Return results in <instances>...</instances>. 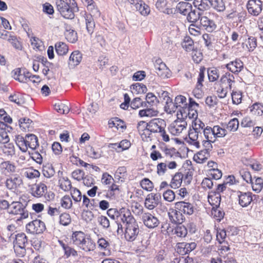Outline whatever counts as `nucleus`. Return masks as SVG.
Listing matches in <instances>:
<instances>
[{
  "label": "nucleus",
  "mask_w": 263,
  "mask_h": 263,
  "mask_svg": "<svg viewBox=\"0 0 263 263\" xmlns=\"http://www.w3.org/2000/svg\"><path fill=\"white\" fill-rule=\"evenodd\" d=\"M47 191V187L43 183H40L35 187V190L33 192L32 195L37 198L44 196Z\"/></svg>",
  "instance_id": "nucleus-53"
},
{
  "label": "nucleus",
  "mask_w": 263,
  "mask_h": 263,
  "mask_svg": "<svg viewBox=\"0 0 263 263\" xmlns=\"http://www.w3.org/2000/svg\"><path fill=\"white\" fill-rule=\"evenodd\" d=\"M55 6L58 11L64 18H74L73 9L76 6V3L73 0H56Z\"/></svg>",
  "instance_id": "nucleus-2"
},
{
  "label": "nucleus",
  "mask_w": 263,
  "mask_h": 263,
  "mask_svg": "<svg viewBox=\"0 0 263 263\" xmlns=\"http://www.w3.org/2000/svg\"><path fill=\"white\" fill-rule=\"evenodd\" d=\"M210 0H194L193 5L200 11H206L210 9Z\"/></svg>",
  "instance_id": "nucleus-37"
},
{
  "label": "nucleus",
  "mask_w": 263,
  "mask_h": 263,
  "mask_svg": "<svg viewBox=\"0 0 263 263\" xmlns=\"http://www.w3.org/2000/svg\"><path fill=\"white\" fill-rule=\"evenodd\" d=\"M247 8L249 14L258 16L262 9V2L260 0H249L247 4Z\"/></svg>",
  "instance_id": "nucleus-12"
},
{
  "label": "nucleus",
  "mask_w": 263,
  "mask_h": 263,
  "mask_svg": "<svg viewBox=\"0 0 263 263\" xmlns=\"http://www.w3.org/2000/svg\"><path fill=\"white\" fill-rule=\"evenodd\" d=\"M175 208L180 211L182 212L184 214L188 215H192L194 212V208L193 205L184 201H179L175 203Z\"/></svg>",
  "instance_id": "nucleus-19"
},
{
  "label": "nucleus",
  "mask_w": 263,
  "mask_h": 263,
  "mask_svg": "<svg viewBox=\"0 0 263 263\" xmlns=\"http://www.w3.org/2000/svg\"><path fill=\"white\" fill-rule=\"evenodd\" d=\"M130 90L134 95H141L146 93L147 89L144 84L136 83L130 86Z\"/></svg>",
  "instance_id": "nucleus-25"
},
{
  "label": "nucleus",
  "mask_w": 263,
  "mask_h": 263,
  "mask_svg": "<svg viewBox=\"0 0 263 263\" xmlns=\"http://www.w3.org/2000/svg\"><path fill=\"white\" fill-rule=\"evenodd\" d=\"M209 157V154L206 151H201L196 153L193 157L194 160L198 163L204 162Z\"/></svg>",
  "instance_id": "nucleus-43"
},
{
  "label": "nucleus",
  "mask_w": 263,
  "mask_h": 263,
  "mask_svg": "<svg viewBox=\"0 0 263 263\" xmlns=\"http://www.w3.org/2000/svg\"><path fill=\"white\" fill-rule=\"evenodd\" d=\"M177 108L178 109L177 113H181L189 107V103L185 97L182 95L176 96L174 99Z\"/></svg>",
  "instance_id": "nucleus-22"
},
{
  "label": "nucleus",
  "mask_w": 263,
  "mask_h": 263,
  "mask_svg": "<svg viewBox=\"0 0 263 263\" xmlns=\"http://www.w3.org/2000/svg\"><path fill=\"white\" fill-rule=\"evenodd\" d=\"M55 110L60 114H66L69 112L70 108L68 104L58 102L54 105Z\"/></svg>",
  "instance_id": "nucleus-58"
},
{
  "label": "nucleus",
  "mask_w": 263,
  "mask_h": 263,
  "mask_svg": "<svg viewBox=\"0 0 263 263\" xmlns=\"http://www.w3.org/2000/svg\"><path fill=\"white\" fill-rule=\"evenodd\" d=\"M141 187L147 192H151L153 191L154 185L153 183L148 178H145L140 182Z\"/></svg>",
  "instance_id": "nucleus-47"
},
{
  "label": "nucleus",
  "mask_w": 263,
  "mask_h": 263,
  "mask_svg": "<svg viewBox=\"0 0 263 263\" xmlns=\"http://www.w3.org/2000/svg\"><path fill=\"white\" fill-rule=\"evenodd\" d=\"M27 146L32 149H35L39 146L37 137L32 134L27 136Z\"/></svg>",
  "instance_id": "nucleus-55"
},
{
  "label": "nucleus",
  "mask_w": 263,
  "mask_h": 263,
  "mask_svg": "<svg viewBox=\"0 0 263 263\" xmlns=\"http://www.w3.org/2000/svg\"><path fill=\"white\" fill-rule=\"evenodd\" d=\"M45 228V223L39 219L32 221L26 226L27 232L32 234H41L44 231Z\"/></svg>",
  "instance_id": "nucleus-8"
},
{
  "label": "nucleus",
  "mask_w": 263,
  "mask_h": 263,
  "mask_svg": "<svg viewBox=\"0 0 263 263\" xmlns=\"http://www.w3.org/2000/svg\"><path fill=\"white\" fill-rule=\"evenodd\" d=\"M147 248V243L145 241H137L136 243L135 251L137 255L143 256V254L146 252Z\"/></svg>",
  "instance_id": "nucleus-48"
},
{
  "label": "nucleus",
  "mask_w": 263,
  "mask_h": 263,
  "mask_svg": "<svg viewBox=\"0 0 263 263\" xmlns=\"http://www.w3.org/2000/svg\"><path fill=\"white\" fill-rule=\"evenodd\" d=\"M156 73L159 77L165 79L172 76V72L166 64L160 60H157L155 65Z\"/></svg>",
  "instance_id": "nucleus-14"
},
{
  "label": "nucleus",
  "mask_w": 263,
  "mask_h": 263,
  "mask_svg": "<svg viewBox=\"0 0 263 263\" xmlns=\"http://www.w3.org/2000/svg\"><path fill=\"white\" fill-rule=\"evenodd\" d=\"M27 238L24 233H19L16 235L15 239L14 242V246H22V247H26L27 243Z\"/></svg>",
  "instance_id": "nucleus-57"
},
{
  "label": "nucleus",
  "mask_w": 263,
  "mask_h": 263,
  "mask_svg": "<svg viewBox=\"0 0 263 263\" xmlns=\"http://www.w3.org/2000/svg\"><path fill=\"white\" fill-rule=\"evenodd\" d=\"M157 9L164 13L170 14L173 13L172 9L167 8V3L166 0H157L156 3Z\"/></svg>",
  "instance_id": "nucleus-39"
},
{
  "label": "nucleus",
  "mask_w": 263,
  "mask_h": 263,
  "mask_svg": "<svg viewBox=\"0 0 263 263\" xmlns=\"http://www.w3.org/2000/svg\"><path fill=\"white\" fill-rule=\"evenodd\" d=\"M158 111L154 108H147L142 109L139 111V116L140 117H155L158 116Z\"/></svg>",
  "instance_id": "nucleus-49"
},
{
  "label": "nucleus",
  "mask_w": 263,
  "mask_h": 263,
  "mask_svg": "<svg viewBox=\"0 0 263 263\" xmlns=\"http://www.w3.org/2000/svg\"><path fill=\"white\" fill-rule=\"evenodd\" d=\"M127 177V172L125 166H120L115 172V178L118 182H124Z\"/></svg>",
  "instance_id": "nucleus-31"
},
{
  "label": "nucleus",
  "mask_w": 263,
  "mask_h": 263,
  "mask_svg": "<svg viewBox=\"0 0 263 263\" xmlns=\"http://www.w3.org/2000/svg\"><path fill=\"white\" fill-rule=\"evenodd\" d=\"M210 4L217 12H223L226 9L225 3L223 0H210Z\"/></svg>",
  "instance_id": "nucleus-44"
},
{
  "label": "nucleus",
  "mask_w": 263,
  "mask_h": 263,
  "mask_svg": "<svg viewBox=\"0 0 263 263\" xmlns=\"http://www.w3.org/2000/svg\"><path fill=\"white\" fill-rule=\"evenodd\" d=\"M242 48L249 52H252L257 46L256 40L253 36H249L242 44Z\"/></svg>",
  "instance_id": "nucleus-26"
},
{
  "label": "nucleus",
  "mask_w": 263,
  "mask_h": 263,
  "mask_svg": "<svg viewBox=\"0 0 263 263\" xmlns=\"http://www.w3.org/2000/svg\"><path fill=\"white\" fill-rule=\"evenodd\" d=\"M183 177V175L181 173H178L175 174L171 180L170 183L171 187L173 189H177L180 187L182 182Z\"/></svg>",
  "instance_id": "nucleus-38"
},
{
  "label": "nucleus",
  "mask_w": 263,
  "mask_h": 263,
  "mask_svg": "<svg viewBox=\"0 0 263 263\" xmlns=\"http://www.w3.org/2000/svg\"><path fill=\"white\" fill-rule=\"evenodd\" d=\"M196 247V245L195 242H180L176 245V251L179 254L183 255L190 253Z\"/></svg>",
  "instance_id": "nucleus-17"
},
{
  "label": "nucleus",
  "mask_w": 263,
  "mask_h": 263,
  "mask_svg": "<svg viewBox=\"0 0 263 263\" xmlns=\"http://www.w3.org/2000/svg\"><path fill=\"white\" fill-rule=\"evenodd\" d=\"M220 82L223 85L228 86L231 88L234 83V78L230 73H226L221 77Z\"/></svg>",
  "instance_id": "nucleus-51"
},
{
  "label": "nucleus",
  "mask_w": 263,
  "mask_h": 263,
  "mask_svg": "<svg viewBox=\"0 0 263 263\" xmlns=\"http://www.w3.org/2000/svg\"><path fill=\"white\" fill-rule=\"evenodd\" d=\"M196 226L193 222H189L186 225L178 224L174 229V233L176 235L180 238L185 237L188 231L191 233H194L196 232Z\"/></svg>",
  "instance_id": "nucleus-6"
},
{
  "label": "nucleus",
  "mask_w": 263,
  "mask_h": 263,
  "mask_svg": "<svg viewBox=\"0 0 263 263\" xmlns=\"http://www.w3.org/2000/svg\"><path fill=\"white\" fill-rule=\"evenodd\" d=\"M8 213L13 215H20L18 220L26 219L28 217V213L24 210L23 204L18 201L12 202L10 205Z\"/></svg>",
  "instance_id": "nucleus-7"
},
{
  "label": "nucleus",
  "mask_w": 263,
  "mask_h": 263,
  "mask_svg": "<svg viewBox=\"0 0 263 263\" xmlns=\"http://www.w3.org/2000/svg\"><path fill=\"white\" fill-rule=\"evenodd\" d=\"M182 47L186 51L190 52L194 50V42L193 40L189 36L184 38L181 44Z\"/></svg>",
  "instance_id": "nucleus-54"
},
{
  "label": "nucleus",
  "mask_w": 263,
  "mask_h": 263,
  "mask_svg": "<svg viewBox=\"0 0 263 263\" xmlns=\"http://www.w3.org/2000/svg\"><path fill=\"white\" fill-rule=\"evenodd\" d=\"M191 4L187 2H180L176 6L175 12L183 15H186L192 10Z\"/></svg>",
  "instance_id": "nucleus-32"
},
{
  "label": "nucleus",
  "mask_w": 263,
  "mask_h": 263,
  "mask_svg": "<svg viewBox=\"0 0 263 263\" xmlns=\"http://www.w3.org/2000/svg\"><path fill=\"white\" fill-rule=\"evenodd\" d=\"M208 76L210 81L214 82L216 81L219 78L218 70L214 67L209 68L208 69Z\"/></svg>",
  "instance_id": "nucleus-62"
},
{
  "label": "nucleus",
  "mask_w": 263,
  "mask_h": 263,
  "mask_svg": "<svg viewBox=\"0 0 263 263\" xmlns=\"http://www.w3.org/2000/svg\"><path fill=\"white\" fill-rule=\"evenodd\" d=\"M137 128L139 134L143 141H148L151 140L152 133L148 123L143 121H140L137 123Z\"/></svg>",
  "instance_id": "nucleus-10"
},
{
  "label": "nucleus",
  "mask_w": 263,
  "mask_h": 263,
  "mask_svg": "<svg viewBox=\"0 0 263 263\" xmlns=\"http://www.w3.org/2000/svg\"><path fill=\"white\" fill-rule=\"evenodd\" d=\"M109 124L110 126L111 125V127H114L118 130L125 129L126 128V125L124 122L117 118L113 119L110 122H109Z\"/></svg>",
  "instance_id": "nucleus-60"
},
{
  "label": "nucleus",
  "mask_w": 263,
  "mask_h": 263,
  "mask_svg": "<svg viewBox=\"0 0 263 263\" xmlns=\"http://www.w3.org/2000/svg\"><path fill=\"white\" fill-rule=\"evenodd\" d=\"M199 104L196 103L193 98H189V107L187 109H185L184 111L181 113H179V117L186 119L187 117L189 118L195 120L197 119L198 112L197 108L198 107Z\"/></svg>",
  "instance_id": "nucleus-4"
},
{
  "label": "nucleus",
  "mask_w": 263,
  "mask_h": 263,
  "mask_svg": "<svg viewBox=\"0 0 263 263\" xmlns=\"http://www.w3.org/2000/svg\"><path fill=\"white\" fill-rule=\"evenodd\" d=\"M82 60V54L80 51L76 50L72 52L69 58V65L76 66L79 65Z\"/></svg>",
  "instance_id": "nucleus-35"
},
{
  "label": "nucleus",
  "mask_w": 263,
  "mask_h": 263,
  "mask_svg": "<svg viewBox=\"0 0 263 263\" xmlns=\"http://www.w3.org/2000/svg\"><path fill=\"white\" fill-rule=\"evenodd\" d=\"M66 40L69 43L74 44L78 40V34L77 32L71 29H66L64 33Z\"/></svg>",
  "instance_id": "nucleus-41"
},
{
  "label": "nucleus",
  "mask_w": 263,
  "mask_h": 263,
  "mask_svg": "<svg viewBox=\"0 0 263 263\" xmlns=\"http://www.w3.org/2000/svg\"><path fill=\"white\" fill-rule=\"evenodd\" d=\"M142 219L144 224L149 229L157 227L159 223L158 218L148 213H144L142 215Z\"/></svg>",
  "instance_id": "nucleus-16"
},
{
  "label": "nucleus",
  "mask_w": 263,
  "mask_h": 263,
  "mask_svg": "<svg viewBox=\"0 0 263 263\" xmlns=\"http://www.w3.org/2000/svg\"><path fill=\"white\" fill-rule=\"evenodd\" d=\"M161 195L159 193H152L148 194L144 202L145 207L148 210H153L160 202Z\"/></svg>",
  "instance_id": "nucleus-13"
},
{
  "label": "nucleus",
  "mask_w": 263,
  "mask_h": 263,
  "mask_svg": "<svg viewBox=\"0 0 263 263\" xmlns=\"http://www.w3.org/2000/svg\"><path fill=\"white\" fill-rule=\"evenodd\" d=\"M237 199L238 204L241 208L248 207L253 201V195L251 192H237Z\"/></svg>",
  "instance_id": "nucleus-11"
},
{
  "label": "nucleus",
  "mask_w": 263,
  "mask_h": 263,
  "mask_svg": "<svg viewBox=\"0 0 263 263\" xmlns=\"http://www.w3.org/2000/svg\"><path fill=\"white\" fill-rule=\"evenodd\" d=\"M55 49L57 53L59 55H64L66 54L68 52V47L66 43L59 42L55 44Z\"/></svg>",
  "instance_id": "nucleus-45"
},
{
  "label": "nucleus",
  "mask_w": 263,
  "mask_h": 263,
  "mask_svg": "<svg viewBox=\"0 0 263 263\" xmlns=\"http://www.w3.org/2000/svg\"><path fill=\"white\" fill-rule=\"evenodd\" d=\"M31 123L32 121L29 118H21L18 120V124L20 129L23 132H25L29 130Z\"/></svg>",
  "instance_id": "nucleus-56"
},
{
  "label": "nucleus",
  "mask_w": 263,
  "mask_h": 263,
  "mask_svg": "<svg viewBox=\"0 0 263 263\" xmlns=\"http://www.w3.org/2000/svg\"><path fill=\"white\" fill-rule=\"evenodd\" d=\"M177 107L174 101L168 97L166 99L164 110L168 114H172L176 111Z\"/></svg>",
  "instance_id": "nucleus-46"
},
{
  "label": "nucleus",
  "mask_w": 263,
  "mask_h": 263,
  "mask_svg": "<svg viewBox=\"0 0 263 263\" xmlns=\"http://www.w3.org/2000/svg\"><path fill=\"white\" fill-rule=\"evenodd\" d=\"M59 222L60 224L63 226L69 225L71 222V218L68 213H62L59 217Z\"/></svg>",
  "instance_id": "nucleus-63"
},
{
  "label": "nucleus",
  "mask_w": 263,
  "mask_h": 263,
  "mask_svg": "<svg viewBox=\"0 0 263 263\" xmlns=\"http://www.w3.org/2000/svg\"><path fill=\"white\" fill-rule=\"evenodd\" d=\"M58 184L59 187L64 192H69L71 189V183L68 178L62 174L59 177Z\"/></svg>",
  "instance_id": "nucleus-23"
},
{
  "label": "nucleus",
  "mask_w": 263,
  "mask_h": 263,
  "mask_svg": "<svg viewBox=\"0 0 263 263\" xmlns=\"http://www.w3.org/2000/svg\"><path fill=\"white\" fill-rule=\"evenodd\" d=\"M186 142L195 148H199L200 146L198 132L191 130L189 133V137L186 139Z\"/></svg>",
  "instance_id": "nucleus-28"
},
{
  "label": "nucleus",
  "mask_w": 263,
  "mask_h": 263,
  "mask_svg": "<svg viewBox=\"0 0 263 263\" xmlns=\"http://www.w3.org/2000/svg\"><path fill=\"white\" fill-rule=\"evenodd\" d=\"M239 126V121L237 118H233L229 122L227 125V129L230 132H236Z\"/></svg>",
  "instance_id": "nucleus-64"
},
{
  "label": "nucleus",
  "mask_w": 263,
  "mask_h": 263,
  "mask_svg": "<svg viewBox=\"0 0 263 263\" xmlns=\"http://www.w3.org/2000/svg\"><path fill=\"white\" fill-rule=\"evenodd\" d=\"M1 170L6 175L14 173L16 171L15 165L10 161H5L1 164Z\"/></svg>",
  "instance_id": "nucleus-33"
},
{
  "label": "nucleus",
  "mask_w": 263,
  "mask_h": 263,
  "mask_svg": "<svg viewBox=\"0 0 263 263\" xmlns=\"http://www.w3.org/2000/svg\"><path fill=\"white\" fill-rule=\"evenodd\" d=\"M179 113H177V119L170 126L169 129L172 134L178 135L186 129L187 123L183 117H179Z\"/></svg>",
  "instance_id": "nucleus-5"
},
{
  "label": "nucleus",
  "mask_w": 263,
  "mask_h": 263,
  "mask_svg": "<svg viewBox=\"0 0 263 263\" xmlns=\"http://www.w3.org/2000/svg\"><path fill=\"white\" fill-rule=\"evenodd\" d=\"M15 142L19 149L23 153L27 152V140H25L22 136L17 135L15 136Z\"/></svg>",
  "instance_id": "nucleus-40"
},
{
  "label": "nucleus",
  "mask_w": 263,
  "mask_h": 263,
  "mask_svg": "<svg viewBox=\"0 0 263 263\" xmlns=\"http://www.w3.org/2000/svg\"><path fill=\"white\" fill-rule=\"evenodd\" d=\"M9 99L11 102L18 105H26L27 104L26 97L18 93L11 94L9 96Z\"/></svg>",
  "instance_id": "nucleus-30"
},
{
  "label": "nucleus",
  "mask_w": 263,
  "mask_h": 263,
  "mask_svg": "<svg viewBox=\"0 0 263 263\" xmlns=\"http://www.w3.org/2000/svg\"><path fill=\"white\" fill-rule=\"evenodd\" d=\"M91 10V14H86L85 16V24H86V28L87 29V32L91 34L94 30L95 27V24L93 20V18L92 16V15L95 16H100V12L98 9L95 7L94 6H92L90 8Z\"/></svg>",
  "instance_id": "nucleus-9"
},
{
  "label": "nucleus",
  "mask_w": 263,
  "mask_h": 263,
  "mask_svg": "<svg viewBox=\"0 0 263 263\" xmlns=\"http://www.w3.org/2000/svg\"><path fill=\"white\" fill-rule=\"evenodd\" d=\"M135 8L136 11L144 16H147L151 12L150 8L148 5L142 0L138 1V3L136 4Z\"/></svg>",
  "instance_id": "nucleus-29"
},
{
  "label": "nucleus",
  "mask_w": 263,
  "mask_h": 263,
  "mask_svg": "<svg viewBox=\"0 0 263 263\" xmlns=\"http://www.w3.org/2000/svg\"><path fill=\"white\" fill-rule=\"evenodd\" d=\"M120 217L124 227V237L129 241H134L137 237L139 229L138 223L130 211L125 209L120 210Z\"/></svg>",
  "instance_id": "nucleus-1"
},
{
  "label": "nucleus",
  "mask_w": 263,
  "mask_h": 263,
  "mask_svg": "<svg viewBox=\"0 0 263 263\" xmlns=\"http://www.w3.org/2000/svg\"><path fill=\"white\" fill-rule=\"evenodd\" d=\"M200 25L208 32L216 30L217 25L215 22L207 15H201L199 17Z\"/></svg>",
  "instance_id": "nucleus-15"
},
{
  "label": "nucleus",
  "mask_w": 263,
  "mask_h": 263,
  "mask_svg": "<svg viewBox=\"0 0 263 263\" xmlns=\"http://www.w3.org/2000/svg\"><path fill=\"white\" fill-rule=\"evenodd\" d=\"M148 123L151 133H159L164 128L165 125V121L159 118L153 119Z\"/></svg>",
  "instance_id": "nucleus-20"
},
{
  "label": "nucleus",
  "mask_w": 263,
  "mask_h": 263,
  "mask_svg": "<svg viewBox=\"0 0 263 263\" xmlns=\"http://www.w3.org/2000/svg\"><path fill=\"white\" fill-rule=\"evenodd\" d=\"M252 189L256 193H259L263 191V179L258 177L252 182Z\"/></svg>",
  "instance_id": "nucleus-52"
},
{
  "label": "nucleus",
  "mask_w": 263,
  "mask_h": 263,
  "mask_svg": "<svg viewBox=\"0 0 263 263\" xmlns=\"http://www.w3.org/2000/svg\"><path fill=\"white\" fill-rule=\"evenodd\" d=\"M86 238V236L83 232L77 231L72 233L71 240L74 245L79 247Z\"/></svg>",
  "instance_id": "nucleus-36"
},
{
  "label": "nucleus",
  "mask_w": 263,
  "mask_h": 263,
  "mask_svg": "<svg viewBox=\"0 0 263 263\" xmlns=\"http://www.w3.org/2000/svg\"><path fill=\"white\" fill-rule=\"evenodd\" d=\"M243 66L242 62L239 60L232 61L226 65L227 68L233 73L239 72L242 69Z\"/></svg>",
  "instance_id": "nucleus-27"
},
{
  "label": "nucleus",
  "mask_w": 263,
  "mask_h": 263,
  "mask_svg": "<svg viewBox=\"0 0 263 263\" xmlns=\"http://www.w3.org/2000/svg\"><path fill=\"white\" fill-rule=\"evenodd\" d=\"M79 248L85 252H90L95 250L96 245L91 239L86 237Z\"/></svg>",
  "instance_id": "nucleus-42"
},
{
  "label": "nucleus",
  "mask_w": 263,
  "mask_h": 263,
  "mask_svg": "<svg viewBox=\"0 0 263 263\" xmlns=\"http://www.w3.org/2000/svg\"><path fill=\"white\" fill-rule=\"evenodd\" d=\"M168 216L172 222L181 224L185 220V217L180 211L175 209H170L168 212Z\"/></svg>",
  "instance_id": "nucleus-18"
},
{
  "label": "nucleus",
  "mask_w": 263,
  "mask_h": 263,
  "mask_svg": "<svg viewBox=\"0 0 263 263\" xmlns=\"http://www.w3.org/2000/svg\"><path fill=\"white\" fill-rule=\"evenodd\" d=\"M5 185L8 190L13 193H18L24 187V182L22 177L15 174L6 178Z\"/></svg>",
  "instance_id": "nucleus-3"
},
{
  "label": "nucleus",
  "mask_w": 263,
  "mask_h": 263,
  "mask_svg": "<svg viewBox=\"0 0 263 263\" xmlns=\"http://www.w3.org/2000/svg\"><path fill=\"white\" fill-rule=\"evenodd\" d=\"M208 199L209 203L213 208H218L221 201L220 194L212 192L209 194Z\"/></svg>",
  "instance_id": "nucleus-24"
},
{
  "label": "nucleus",
  "mask_w": 263,
  "mask_h": 263,
  "mask_svg": "<svg viewBox=\"0 0 263 263\" xmlns=\"http://www.w3.org/2000/svg\"><path fill=\"white\" fill-rule=\"evenodd\" d=\"M203 135L206 139L204 142L203 144L210 145V142L213 141L214 138L213 128L210 127H206L203 129Z\"/></svg>",
  "instance_id": "nucleus-50"
},
{
  "label": "nucleus",
  "mask_w": 263,
  "mask_h": 263,
  "mask_svg": "<svg viewBox=\"0 0 263 263\" xmlns=\"http://www.w3.org/2000/svg\"><path fill=\"white\" fill-rule=\"evenodd\" d=\"M250 111L254 116H262L263 115V105L258 103H254L250 107Z\"/></svg>",
  "instance_id": "nucleus-59"
},
{
  "label": "nucleus",
  "mask_w": 263,
  "mask_h": 263,
  "mask_svg": "<svg viewBox=\"0 0 263 263\" xmlns=\"http://www.w3.org/2000/svg\"><path fill=\"white\" fill-rule=\"evenodd\" d=\"M85 151L86 155L92 159H98L103 156V152L101 149H97L89 144L85 146Z\"/></svg>",
  "instance_id": "nucleus-21"
},
{
  "label": "nucleus",
  "mask_w": 263,
  "mask_h": 263,
  "mask_svg": "<svg viewBox=\"0 0 263 263\" xmlns=\"http://www.w3.org/2000/svg\"><path fill=\"white\" fill-rule=\"evenodd\" d=\"M10 141L8 135V131L6 126L2 122H0V143L7 144Z\"/></svg>",
  "instance_id": "nucleus-34"
},
{
  "label": "nucleus",
  "mask_w": 263,
  "mask_h": 263,
  "mask_svg": "<svg viewBox=\"0 0 263 263\" xmlns=\"http://www.w3.org/2000/svg\"><path fill=\"white\" fill-rule=\"evenodd\" d=\"M25 176L29 179H33L39 178L40 176V173L36 170L32 168H27L25 172Z\"/></svg>",
  "instance_id": "nucleus-61"
}]
</instances>
